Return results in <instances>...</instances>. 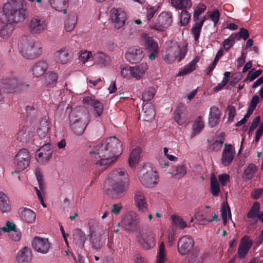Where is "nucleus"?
Returning <instances> with one entry per match:
<instances>
[{"label":"nucleus","instance_id":"obj_4","mask_svg":"<svg viewBox=\"0 0 263 263\" xmlns=\"http://www.w3.org/2000/svg\"><path fill=\"white\" fill-rule=\"evenodd\" d=\"M162 59L167 63H172L175 60L178 62L184 58L187 52V45H179L175 41L165 43V49L162 50Z\"/></svg>","mask_w":263,"mask_h":263},{"label":"nucleus","instance_id":"obj_6","mask_svg":"<svg viewBox=\"0 0 263 263\" xmlns=\"http://www.w3.org/2000/svg\"><path fill=\"white\" fill-rule=\"evenodd\" d=\"M148 65L142 63L135 66H121V75L127 80L135 79L137 80L142 79L148 70Z\"/></svg>","mask_w":263,"mask_h":263},{"label":"nucleus","instance_id":"obj_48","mask_svg":"<svg viewBox=\"0 0 263 263\" xmlns=\"http://www.w3.org/2000/svg\"><path fill=\"white\" fill-rule=\"evenodd\" d=\"M211 191L214 196H218L220 192L219 184L215 177H212L211 179Z\"/></svg>","mask_w":263,"mask_h":263},{"label":"nucleus","instance_id":"obj_24","mask_svg":"<svg viewBox=\"0 0 263 263\" xmlns=\"http://www.w3.org/2000/svg\"><path fill=\"white\" fill-rule=\"evenodd\" d=\"M94 63L100 67H105L110 64V59L108 55L102 51H98L93 55Z\"/></svg>","mask_w":263,"mask_h":263},{"label":"nucleus","instance_id":"obj_62","mask_svg":"<svg viewBox=\"0 0 263 263\" xmlns=\"http://www.w3.org/2000/svg\"><path fill=\"white\" fill-rule=\"evenodd\" d=\"M28 134L26 132V128L23 127V128L17 133V138L20 139V142L27 141L28 138Z\"/></svg>","mask_w":263,"mask_h":263},{"label":"nucleus","instance_id":"obj_50","mask_svg":"<svg viewBox=\"0 0 263 263\" xmlns=\"http://www.w3.org/2000/svg\"><path fill=\"white\" fill-rule=\"evenodd\" d=\"M156 93V89L153 86L146 88L143 92L142 99H153Z\"/></svg>","mask_w":263,"mask_h":263},{"label":"nucleus","instance_id":"obj_47","mask_svg":"<svg viewBox=\"0 0 263 263\" xmlns=\"http://www.w3.org/2000/svg\"><path fill=\"white\" fill-rule=\"evenodd\" d=\"M256 170L255 165L252 163L250 164L244 171V177L248 180L251 179L254 176Z\"/></svg>","mask_w":263,"mask_h":263},{"label":"nucleus","instance_id":"obj_11","mask_svg":"<svg viewBox=\"0 0 263 263\" xmlns=\"http://www.w3.org/2000/svg\"><path fill=\"white\" fill-rule=\"evenodd\" d=\"M46 18L40 15L32 17L29 24V31L34 34H40L47 29Z\"/></svg>","mask_w":263,"mask_h":263},{"label":"nucleus","instance_id":"obj_57","mask_svg":"<svg viewBox=\"0 0 263 263\" xmlns=\"http://www.w3.org/2000/svg\"><path fill=\"white\" fill-rule=\"evenodd\" d=\"M171 218L173 223L178 226L180 229H184L187 227L186 222L181 217L178 216L172 215Z\"/></svg>","mask_w":263,"mask_h":263},{"label":"nucleus","instance_id":"obj_29","mask_svg":"<svg viewBox=\"0 0 263 263\" xmlns=\"http://www.w3.org/2000/svg\"><path fill=\"white\" fill-rule=\"evenodd\" d=\"M73 236L76 245L80 248H83L87 239L84 232L80 229L77 228L74 230Z\"/></svg>","mask_w":263,"mask_h":263},{"label":"nucleus","instance_id":"obj_64","mask_svg":"<svg viewBox=\"0 0 263 263\" xmlns=\"http://www.w3.org/2000/svg\"><path fill=\"white\" fill-rule=\"evenodd\" d=\"M227 110L228 111V120L229 121L232 122L236 114L235 108L232 106H228Z\"/></svg>","mask_w":263,"mask_h":263},{"label":"nucleus","instance_id":"obj_28","mask_svg":"<svg viewBox=\"0 0 263 263\" xmlns=\"http://www.w3.org/2000/svg\"><path fill=\"white\" fill-rule=\"evenodd\" d=\"M48 67V64L45 60L37 62L32 67V74L35 77H39L44 74Z\"/></svg>","mask_w":263,"mask_h":263},{"label":"nucleus","instance_id":"obj_12","mask_svg":"<svg viewBox=\"0 0 263 263\" xmlns=\"http://www.w3.org/2000/svg\"><path fill=\"white\" fill-rule=\"evenodd\" d=\"M110 20L115 28L123 27L126 20V13L121 8H112L110 11Z\"/></svg>","mask_w":263,"mask_h":263},{"label":"nucleus","instance_id":"obj_5","mask_svg":"<svg viewBox=\"0 0 263 263\" xmlns=\"http://www.w3.org/2000/svg\"><path fill=\"white\" fill-rule=\"evenodd\" d=\"M20 52L26 59H33L42 53L41 43L28 37L23 39L18 44Z\"/></svg>","mask_w":263,"mask_h":263},{"label":"nucleus","instance_id":"obj_9","mask_svg":"<svg viewBox=\"0 0 263 263\" xmlns=\"http://www.w3.org/2000/svg\"><path fill=\"white\" fill-rule=\"evenodd\" d=\"M140 42L141 45L150 53L148 55L149 59L152 61L154 60L157 56L159 50L157 42L154 40L153 36L147 34H143L141 35Z\"/></svg>","mask_w":263,"mask_h":263},{"label":"nucleus","instance_id":"obj_49","mask_svg":"<svg viewBox=\"0 0 263 263\" xmlns=\"http://www.w3.org/2000/svg\"><path fill=\"white\" fill-rule=\"evenodd\" d=\"M58 80L57 74L53 72H48L46 74V85L50 86Z\"/></svg>","mask_w":263,"mask_h":263},{"label":"nucleus","instance_id":"obj_43","mask_svg":"<svg viewBox=\"0 0 263 263\" xmlns=\"http://www.w3.org/2000/svg\"><path fill=\"white\" fill-rule=\"evenodd\" d=\"M141 151L139 147H135L131 152L129 158V164L130 166H135L139 160Z\"/></svg>","mask_w":263,"mask_h":263},{"label":"nucleus","instance_id":"obj_32","mask_svg":"<svg viewBox=\"0 0 263 263\" xmlns=\"http://www.w3.org/2000/svg\"><path fill=\"white\" fill-rule=\"evenodd\" d=\"M21 84L15 80H11L10 83L2 87V91L6 93H15L18 92L21 88Z\"/></svg>","mask_w":263,"mask_h":263},{"label":"nucleus","instance_id":"obj_34","mask_svg":"<svg viewBox=\"0 0 263 263\" xmlns=\"http://www.w3.org/2000/svg\"><path fill=\"white\" fill-rule=\"evenodd\" d=\"M142 100V111H144V113L146 116H148L149 117L147 118H145V120H150L154 118L155 116V111L154 109V106L151 103L148 101L151 100Z\"/></svg>","mask_w":263,"mask_h":263},{"label":"nucleus","instance_id":"obj_36","mask_svg":"<svg viewBox=\"0 0 263 263\" xmlns=\"http://www.w3.org/2000/svg\"><path fill=\"white\" fill-rule=\"evenodd\" d=\"M31 258V252L27 247H24L23 250H21L16 257L18 263H29Z\"/></svg>","mask_w":263,"mask_h":263},{"label":"nucleus","instance_id":"obj_15","mask_svg":"<svg viewBox=\"0 0 263 263\" xmlns=\"http://www.w3.org/2000/svg\"><path fill=\"white\" fill-rule=\"evenodd\" d=\"M221 158V163L224 166H229L233 161L235 155V149L231 144L224 143Z\"/></svg>","mask_w":263,"mask_h":263},{"label":"nucleus","instance_id":"obj_26","mask_svg":"<svg viewBox=\"0 0 263 263\" xmlns=\"http://www.w3.org/2000/svg\"><path fill=\"white\" fill-rule=\"evenodd\" d=\"M221 116L220 111L218 107L216 106H212L210 108L209 125L211 127H215L220 121Z\"/></svg>","mask_w":263,"mask_h":263},{"label":"nucleus","instance_id":"obj_59","mask_svg":"<svg viewBox=\"0 0 263 263\" xmlns=\"http://www.w3.org/2000/svg\"><path fill=\"white\" fill-rule=\"evenodd\" d=\"M235 41V38L234 37L233 34H231L228 39H226L223 41L222 45L224 49L226 50H228L234 45Z\"/></svg>","mask_w":263,"mask_h":263},{"label":"nucleus","instance_id":"obj_55","mask_svg":"<svg viewBox=\"0 0 263 263\" xmlns=\"http://www.w3.org/2000/svg\"><path fill=\"white\" fill-rule=\"evenodd\" d=\"M173 171L175 172V176L180 178L183 177L186 174V167L183 165H180L175 166Z\"/></svg>","mask_w":263,"mask_h":263},{"label":"nucleus","instance_id":"obj_46","mask_svg":"<svg viewBox=\"0 0 263 263\" xmlns=\"http://www.w3.org/2000/svg\"><path fill=\"white\" fill-rule=\"evenodd\" d=\"M167 260L165 252V245L163 242L160 243L159 250L157 255L156 263H164Z\"/></svg>","mask_w":263,"mask_h":263},{"label":"nucleus","instance_id":"obj_61","mask_svg":"<svg viewBox=\"0 0 263 263\" xmlns=\"http://www.w3.org/2000/svg\"><path fill=\"white\" fill-rule=\"evenodd\" d=\"M227 213L230 218H231V210L229 206L225 203H222L221 205V216L222 217H227Z\"/></svg>","mask_w":263,"mask_h":263},{"label":"nucleus","instance_id":"obj_37","mask_svg":"<svg viewBox=\"0 0 263 263\" xmlns=\"http://www.w3.org/2000/svg\"><path fill=\"white\" fill-rule=\"evenodd\" d=\"M0 210L2 213H7L11 210L8 197L3 192H0Z\"/></svg>","mask_w":263,"mask_h":263},{"label":"nucleus","instance_id":"obj_63","mask_svg":"<svg viewBox=\"0 0 263 263\" xmlns=\"http://www.w3.org/2000/svg\"><path fill=\"white\" fill-rule=\"evenodd\" d=\"M16 226L14 223L11 222L10 221H7L6 222V227H4L1 228L2 231L4 232H10V231H14L15 230Z\"/></svg>","mask_w":263,"mask_h":263},{"label":"nucleus","instance_id":"obj_30","mask_svg":"<svg viewBox=\"0 0 263 263\" xmlns=\"http://www.w3.org/2000/svg\"><path fill=\"white\" fill-rule=\"evenodd\" d=\"M6 25H3L0 30V37L6 39L11 36L14 30V23L17 22L1 21Z\"/></svg>","mask_w":263,"mask_h":263},{"label":"nucleus","instance_id":"obj_13","mask_svg":"<svg viewBox=\"0 0 263 263\" xmlns=\"http://www.w3.org/2000/svg\"><path fill=\"white\" fill-rule=\"evenodd\" d=\"M69 120L70 127L73 133L79 136L82 135L86 128V125L73 112L69 115Z\"/></svg>","mask_w":263,"mask_h":263},{"label":"nucleus","instance_id":"obj_40","mask_svg":"<svg viewBox=\"0 0 263 263\" xmlns=\"http://www.w3.org/2000/svg\"><path fill=\"white\" fill-rule=\"evenodd\" d=\"M49 4L55 10L63 11L64 14L66 13V8L68 5V0H50Z\"/></svg>","mask_w":263,"mask_h":263},{"label":"nucleus","instance_id":"obj_17","mask_svg":"<svg viewBox=\"0 0 263 263\" xmlns=\"http://www.w3.org/2000/svg\"><path fill=\"white\" fill-rule=\"evenodd\" d=\"M139 220L136 216L131 214L124 215L122 220V224L125 230L134 232L137 230Z\"/></svg>","mask_w":263,"mask_h":263},{"label":"nucleus","instance_id":"obj_18","mask_svg":"<svg viewBox=\"0 0 263 263\" xmlns=\"http://www.w3.org/2000/svg\"><path fill=\"white\" fill-rule=\"evenodd\" d=\"M32 247L38 252L46 254L48 252L51 245L47 238L35 237L32 241Z\"/></svg>","mask_w":263,"mask_h":263},{"label":"nucleus","instance_id":"obj_33","mask_svg":"<svg viewBox=\"0 0 263 263\" xmlns=\"http://www.w3.org/2000/svg\"><path fill=\"white\" fill-rule=\"evenodd\" d=\"M200 58L199 57L196 56L192 61H191L187 65H185L182 69H181L178 73V76H182L186 75L193 70H194L196 67V64L199 61Z\"/></svg>","mask_w":263,"mask_h":263},{"label":"nucleus","instance_id":"obj_3","mask_svg":"<svg viewBox=\"0 0 263 263\" xmlns=\"http://www.w3.org/2000/svg\"><path fill=\"white\" fill-rule=\"evenodd\" d=\"M108 180L112 191L116 194L115 197H118L127 189L128 175L123 168H118L112 171L108 175Z\"/></svg>","mask_w":263,"mask_h":263},{"label":"nucleus","instance_id":"obj_51","mask_svg":"<svg viewBox=\"0 0 263 263\" xmlns=\"http://www.w3.org/2000/svg\"><path fill=\"white\" fill-rule=\"evenodd\" d=\"M92 52L87 50H82L79 54V60L83 64H85L91 58H93Z\"/></svg>","mask_w":263,"mask_h":263},{"label":"nucleus","instance_id":"obj_14","mask_svg":"<svg viewBox=\"0 0 263 263\" xmlns=\"http://www.w3.org/2000/svg\"><path fill=\"white\" fill-rule=\"evenodd\" d=\"M194 244V240L190 236H183L178 241V251L181 255L186 254L193 248Z\"/></svg>","mask_w":263,"mask_h":263},{"label":"nucleus","instance_id":"obj_10","mask_svg":"<svg viewBox=\"0 0 263 263\" xmlns=\"http://www.w3.org/2000/svg\"><path fill=\"white\" fill-rule=\"evenodd\" d=\"M158 22L152 23L150 25L152 29L158 31H163L164 29L170 26L173 22L172 13L171 12L164 11L161 12L158 16Z\"/></svg>","mask_w":263,"mask_h":263},{"label":"nucleus","instance_id":"obj_16","mask_svg":"<svg viewBox=\"0 0 263 263\" xmlns=\"http://www.w3.org/2000/svg\"><path fill=\"white\" fill-rule=\"evenodd\" d=\"M139 243L145 250L149 249L155 245L153 234L152 232H143L137 236Z\"/></svg>","mask_w":263,"mask_h":263},{"label":"nucleus","instance_id":"obj_60","mask_svg":"<svg viewBox=\"0 0 263 263\" xmlns=\"http://www.w3.org/2000/svg\"><path fill=\"white\" fill-rule=\"evenodd\" d=\"M209 17L213 22L214 25H216L219 21L220 13L217 10L215 9L209 14Z\"/></svg>","mask_w":263,"mask_h":263},{"label":"nucleus","instance_id":"obj_27","mask_svg":"<svg viewBox=\"0 0 263 263\" xmlns=\"http://www.w3.org/2000/svg\"><path fill=\"white\" fill-rule=\"evenodd\" d=\"M77 21V14L74 12L70 13L64 21V29L66 31H72L75 28Z\"/></svg>","mask_w":263,"mask_h":263},{"label":"nucleus","instance_id":"obj_52","mask_svg":"<svg viewBox=\"0 0 263 263\" xmlns=\"http://www.w3.org/2000/svg\"><path fill=\"white\" fill-rule=\"evenodd\" d=\"M260 204L258 202H255L249 211L247 217L249 218H253L258 216L259 212Z\"/></svg>","mask_w":263,"mask_h":263},{"label":"nucleus","instance_id":"obj_19","mask_svg":"<svg viewBox=\"0 0 263 263\" xmlns=\"http://www.w3.org/2000/svg\"><path fill=\"white\" fill-rule=\"evenodd\" d=\"M174 120L179 125H183L186 121L187 116V111L185 105L180 103L177 106L174 113Z\"/></svg>","mask_w":263,"mask_h":263},{"label":"nucleus","instance_id":"obj_44","mask_svg":"<svg viewBox=\"0 0 263 263\" xmlns=\"http://www.w3.org/2000/svg\"><path fill=\"white\" fill-rule=\"evenodd\" d=\"M172 6L179 9H186L192 6L191 0H171Z\"/></svg>","mask_w":263,"mask_h":263},{"label":"nucleus","instance_id":"obj_25","mask_svg":"<svg viewBox=\"0 0 263 263\" xmlns=\"http://www.w3.org/2000/svg\"><path fill=\"white\" fill-rule=\"evenodd\" d=\"M54 61L59 64H65L69 62L68 50L66 47H63L57 51L53 55Z\"/></svg>","mask_w":263,"mask_h":263},{"label":"nucleus","instance_id":"obj_45","mask_svg":"<svg viewBox=\"0 0 263 263\" xmlns=\"http://www.w3.org/2000/svg\"><path fill=\"white\" fill-rule=\"evenodd\" d=\"M206 9V6L202 3H199L194 6L193 18L195 21L200 20L199 15L202 14Z\"/></svg>","mask_w":263,"mask_h":263},{"label":"nucleus","instance_id":"obj_2","mask_svg":"<svg viewBox=\"0 0 263 263\" xmlns=\"http://www.w3.org/2000/svg\"><path fill=\"white\" fill-rule=\"evenodd\" d=\"M25 0H6L0 11L1 21L19 22L25 18Z\"/></svg>","mask_w":263,"mask_h":263},{"label":"nucleus","instance_id":"obj_23","mask_svg":"<svg viewBox=\"0 0 263 263\" xmlns=\"http://www.w3.org/2000/svg\"><path fill=\"white\" fill-rule=\"evenodd\" d=\"M135 205L139 212H146L147 211V203L144 193L140 191H136L134 195Z\"/></svg>","mask_w":263,"mask_h":263},{"label":"nucleus","instance_id":"obj_20","mask_svg":"<svg viewBox=\"0 0 263 263\" xmlns=\"http://www.w3.org/2000/svg\"><path fill=\"white\" fill-rule=\"evenodd\" d=\"M253 241L248 235H245L241 238L238 248V255L239 258H243L248 254L249 250L252 247Z\"/></svg>","mask_w":263,"mask_h":263},{"label":"nucleus","instance_id":"obj_39","mask_svg":"<svg viewBox=\"0 0 263 263\" xmlns=\"http://www.w3.org/2000/svg\"><path fill=\"white\" fill-rule=\"evenodd\" d=\"M21 217L24 221L31 223L34 221L36 215L32 210L29 209L24 208L21 212Z\"/></svg>","mask_w":263,"mask_h":263},{"label":"nucleus","instance_id":"obj_21","mask_svg":"<svg viewBox=\"0 0 263 263\" xmlns=\"http://www.w3.org/2000/svg\"><path fill=\"white\" fill-rule=\"evenodd\" d=\"M127 61L132 63L140 62L144 57L143 50L141 48H131L128 49L125 55Z\"/></svg>","mask_w":263,"mask_h":263},{"label":"nucleus","instance_id":"obj_31","mask_svg":"<svg viewBox=\"0 0 263 263\" xmlns=\"http://www.w3.org/2000/svg\"><path fill=\"white\" fill-rule=\"evenodd\" d=\"M35 176L38 182L40 190L38 189L37 187H35L34 189L36 191L39 199H42V198L43 197L42 196V193L44 192L45 185L44 183V181L42 178V174L40 168H37L35 169Z\"/></svg>","mask_w":263,"mask_h":263},{"label":"nucleus","instance_id":"obj_42","mask_svg":"<svg viewBox=\"0 0 263 263\" xmlns=\"http://www.w3.org/2000/svg\"><path fill=\"white\" fill-rule=\"evenodd\" d=\"M204 127L203 118L201 116L198 117L195 121L193 125V133L191 135L192 137H194L198 134Z\"/></svg>","mask_w":263,"mask_h":263},{"label":"nucleus","instance_id":"obj_58","mask_svg":"<svg viewBox=\"0 0 263 263\" xmlns=\"http://www.w3.org/2000/svg\"><path fill=\"white\" fill-rule=\"evenodd\" d=\"M159 9V6H152L148 5L146 7V17L148 20H151Z\"/></svg>","mask_w":263,"mask_h":263},{"label":"nucleus","instance_id":"obj_35","mask_svg":"<svg viewBox=\"0 0 263 263\" xmlns=\"http://www.w3.org/2000/svg\"><path fill=\"white\" fill-rule=\"evenodd\" d=\"M84 103L88 102L91 104V107L94 111L95 116L100 117L103 111V105L98 100H83Z\"/></svg>","mask_w":263,"mask_h":263},{"label":"nucleus","instance_id":"obj_1","mask_svg":"<svg viewBox=\"0 0 263 263\" xmlns=\"http://www.w3.org/2000/svg\"><path fill=\"white\" fill-rule=\"evenodd\" d=\"M122 152V143L116 136L110 137L96 146L95 151L89 152L96 154L100 158L101 166L107 165L115 161Z\"/></svg>","mask_w":263,"mask_h":263},{"label":"nucleus","instance_id":"obj_22","mask_svg":"<svg viewBox=\"0 0 263 263\" xmlns=\"http://www.w3.org/2000/svg\"><path fill=\"white\" fill-rule=\"evenodd\" d=\"M37 155L38 161H40L41 163L48 162L51 158L53 149L52 146L51 144L48 143L44 144L40 149Z\"/></svg>","mask_w":263,"mask_h":263},{"label":"nucleus","instance_id":"obj_38","mask_svg":"<svg viewBox=\"0 0 263 263\" xmlns=\"http://www.w3.org/2000/svg\"><path fill=\"white\" fill-rule=\"evenodd\" d=\"M206 18L207 17L205 15L202 16L200 20L196 21L197 22L192 27V33L194 36V39L196 41H197L199 39L202 27Z\"/></svg>","mask_w":263,"mask_h":263},{"label":"nucleus","instance_id":"obj_53","mask_svg":"<svg viewBox=\"0 0 263 263\" xmlns=\"http://www.w3.org/2000/svg\"><path fill=\"white\" fill-rule=\"evenodd\" d=\"M254 69H253L250 70L247 74V77L246 78L245 81H249V82H252L258 77L262 73V70L260 69H258L256 71H254Z\"/></svg>","mask_w":263,"mask_h":263},{"label":"nucleus","instance_id":"obj_7","mask_svg":"<svg viewBox=\"0 0 263 263\" xmlns=\"http://www.w3.org/2000/svg\"><path fill=\"white\" fill-rule=\"evenodd\" d=\"M139 180L144 186L152 187L158 183V175L150 164H146L140 171Z\"/></svg>","mask_w":263,"mask_h":263},{"label":"nucleus","instance_id":"obj_56","mask_svg":"<svg viewBox=\"0 0 263 263\" xmlns=\"http://www.w3.org/2000/svg\"><path fill=\"white\" fill-rule=\"evenodd\" d=\"M232 34L236 40H239L241 38L246 40L249 36L248 31L243 28H241L238 32Z\"/></svg>","mask_w":263,"mask_h":263},{"label":"nucleus","instance_id":"obj_54","mask_svg":"<svg viewBox=\"0 0 263 263\" xmlns=\"http://www.w3.org/2000/svg\"><path fill=\"white\" fill-rule=\"evenodd\" d=\"M191 18V14L186 10H183L180 13V23L182 26L188 24Z\"/></svg>","mask_w":263,"mask_h":263},{"label":"nucleus","instance_id":"obj_41","mask_svg":"<svg viewBox=\"0 0 263 263\" xmlns=\"http://www.w3.org/2000/svg\"><path fill=\"white\" fill-rule=\"evenodd\" d=\"M50 128V123L47 120H42L37 129L39 136L41 138H44L48 133Z\"/></svg>","mask_w":263,"mask_h":263},{"label":"nucleus","instance_id":"obj_8","mask_svg":"<svg viewBox=\"0 0 263 263\" xmlns=\"http://www.w3.org/2000/svg\"><path fill=\"white\" fill-rule=\"evenodd\" d=\"M31 155L26 148H22L18 151L14 157L13 164L15 170L12 172L18 173L25 170L30 163Z\"/></svg>","mask_w":263,"mask_h":263}]
</instances>
